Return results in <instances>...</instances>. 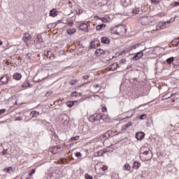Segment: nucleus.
<instances>
[{
	"label": "nucleus",
	"mask_w": 179,
	"mask_h": 179,
	"mask_svg": "<svg viewBox=\"0 0 179 179\" xmlns=\"http://www.w3.org/2000/svg\"><path fill=\"white\" fill-rule=\"evenodd\" d=\"M127 31V29L123 26L115 27L110 29L111 34H122V33H125Z\"/></svg>",
	"instance_id": "obj_1"
},
{
	"label": "nucleus",
	"mask_w": 179,
	"mask_h": 179,
	"mask_svg": "<svg viewBox=\"0 0 179 179\" xmlns=\"http://www.w3.org/2000/svg\"><path fill=\"white\" fill-rule=\"evenodd\" d=\"M22 40L25 43L26 45L29 47V41L31 40V35L28 32L23 34Z\"/></svg>",
	"instance_id": "obj_3"
},
{
	"label": "nucleus",
	"mask_w": 179,
	"mask_h": 179,
	"mask_svg": "<svg viewBox=\"0 0 179 179\" xmlns=\"http://www.w3.org/2000/svg\"><path fill=\"white\" fill-rule=\"evenodd\" d=\"M70 85H71V86H73V85H75V83L70 82Z\"/></svg>",
	"instance_id": "obj_59"
},
{
	"label": "nucleus",
	"mask_w": 179,
	"mask_h": 179,
	"mask_svg": "<svg viewBox=\"0 0 179 179\" xmlns=\"http://www.w3.org/2000/svg\"><path fill=\"white\" fill-rule=\"evenodd\" d=\"M13 78L15 80H20V79H22V74L19 73H15L13 74Z\"/></svg>",
	"instance_id": "obj_14"
},
{
	"label": "nucleus",
	"mask_w": 179,
	"mask_h": 179,
	"mask_svg": "<svg viewBox=\"0 0 179 179\" xmlns=\"http://www.w3.org/2000/svg\"><path fill=\"white\" fill-rule=\"evenodd\" d=\"M101 118H103V115L98 113L91 115L90 117V121H91V122H94L95 121H101Z\"/></svg>",
	"instance_id": "obj_4"
},
{
	"label": "nucleus",
	"mask_w": 179,
	"mask_h": 179,
	"mask_svg": "<svg viewBox=\"0 0 179 179\" xmlns=\"http://www.w3.org/2000/svg\"><path fill=\"white\" fill-rule=\"evenodd\" d=\"M105 27H106V24H101L96 27V30L97 31H101V30H103V29H105Z\"/></svg>",
	"instance_id": "obj_16"
},
{
	"label": "nucleus",
	"mask_w": 179,
	"mask_h": 179,
	"mask_svg": "<svg viewBox=\"0 0 179 179\" xmlns=\"http://www.w3.org/2000/svg\"><path fill=\"white\" fill-rule=\"evenodd\" d=\"M76 156L77 157H82V153H80V152H76Z\"/></svg>",
	"instance_id": "obj_48"
},
{
	"label": "nucleus",
	"mask_w": 179,
	"mask_h": 179,
	"mask_svg": "<svg viewBox=\"0 0 179 179\" xmlns=\"http://www.w3.org/2000/svg\"><path fill=\"white\" fill-rule=\"evenodd\" d=\"M160 50H162L160 47H156L153 50H149L148 52H150L152 55H160Z\"/></svg>",
	"instance_id": "obj_10"
},
{
	"label": "nucleus",
	"mask_w": 179,
	"mask_h": 179,
	"mask_svg": "<svg viewBox=\"0 0 179 179\" xmlns=\"http://www.w3.org/2000/svg\"><path fill=\"white\" fill-rule=\"evenodd\" d=\"M150 20V17L149 16H143L139 19V22H141L143 26H148L149 24Z\"/></svg>",
	"instance_id": "obj_5"
},
{
	"label": "nucleus",
	"mask_w": 179,
	"mask_h": 179,
	"mask_svg": "<svg viewBox=\"0 0 179 179\" xmlns=\"http://www.w3.org/2000/svg\"><path fill=\"white\" fill-rule=\"evenodd\" d=\"M15 121H23V117H16L15 118Z\"/></svg>",
	"instance_id": "obj_40"
},
{
	"label": "nucleus",
	"mask_w": 179,
	"mask_h": 179,
	"mask_svg": "<svg viewBox=\"0 0 179 179\" xmlns=\"http://www.w3.org/2000/svg\"><path fill=\"white\" fill-rule=\"evenodd\" d=\"M139 47H141V44L139 43L132 45L129 47V51H132L133 50H136V48H139Z\"/></svg>",
	"instance_id": "obj_19"
},
{
	"label": "nucleus",
	"mask_w": 179,
	"mask_h": 179,
	"mask_svg": "<svg viewBox=\"0 0 179 179\" xmlns=\"http://www.w3.org/2000/svg\"><path fill=\"white\" fill-rule=\"evenodd\" d=\"M3 44V42L0 40V45H2Z\"/></svg>",
	"instance_id": "obj_61"
},
{
	"label": "nucleus",
	"mask_w": 179,
	"mask_h": 179,
	"mask_svg": "<svg viewBox=\"0 0 179 179\" xmlns=\"http://www.w3.org/2000/svg\"><path fill=\"white\" fill-rule=\"evenodd\" d=\"M106 135L108 136H114V134H113V131L111 130H108L106 133Z\"/></svg>",
	"instance_id": "obj_34"
},
{
	"label": "nucleus",
	"mask_w": 179,
	"mask_h": 179,
	"mask_svg": "<svg viewBox=\"0 0 179 179\" xmlns=\"http://www.w3.org/2000/svg\"><path fill=\"white\" fill-rule=\"evenodd\" d=\"M73 104H75V102L73 101H69L66 102L67 107H69V108L73 107Z\"/></svg>",
	"instance_id": "obj_29"
},
{
	"label": "nucleus",
	"mask_w": 179,
	"mask_h": 179,
	"mask_svg": "<svg viewBox=\"0 0 179 179\" xmlns=\"http://www.w3.org/2000/svg\"><path fill=\"white\" fill-rule=\"evenodd\" d=\"M114 65H115V64H113L112 66H110V67L109 68V69L113 70V66H114Z\"/></svg>",
	"instance_id": "obj_60"
},
{
	"label": "nucleus",
	"mask_w": 179,
	"mask_h": 179,
	"mask_svg": "<svg viewBox=\"0 0 179 179\" xmlns=\"http://www.w3.org/2000/svg\"><path fill=\"white\" fill-rule=\"evenodd\" d=\"M78 139H79V136H76L71 138V141H78Z\"/></svg>",
	"instance_id": "obj_39"
},
{
	"label": "nucleus",
	"mask_w": 179,
	"mask_h": 179,
	"mask_svg": "<svg viewBox=\"0 0 179 179\" xmlns=\"http://www.w3.org/2000/svg\"><path fill=\"white\" fill-rule=\"evenodd\" d=\"M22 87H30V82L26 80L22 85Z\"/></svg>",
	"instance_id": "obj_25"
},
{
	"label": "nucleus",
	"mask_w": 179,
	"mask_h": 179,
	"mask_svg": "<svg viewBox=\"0 0 179 179\" xmlns=\"http://www.w3.org/2000/svg\"><path fill=\"white\" fill-rule=\"evenodd\" d=\"M121 2L123 4V6H128L131 0H121Z\"/></svg>",
	"instance_id": "obj_27"
},
{
	"label": "nucleus",
	"mask_w": 179,
	"mask_h": 179,
	"mask_svg": "<svg viewBox=\"0 0 179 179\" xmlns=\"http://www.w3.org/2000/svg\"><path fill=\"white\" fill-rule=\"evenodd\" d=\"M174 20H176V18L171 17L169 20L167 21V23L168 24L173 23V22H174Z\"/></svg>",
	"instance_id": "obj_41"
},
{
	"label": "nucleus",
	"mask_w": 179,
	"mask_h": 179,
	"mask_svg": "<svg viewBox=\"0 0 179 179\" xmlns=\"http://www.w3.org/2000/svg\"><path fill=\"white\" fill-rule=\"evenodd\" d=\"M99 139H101V141L104 142V141H106V139H108V136H107V134L105 133L100 136Z\"/></svg>",
	"instance_id": "obj_23"
},
{
	"label": "nucleus",
	"mask_w": 179,
	"mask_h": 179,
	"mask_svg": "<svg viewBox=\"0 0 179 179\" xmlns=\"http://www.w3.org/2000/svg\"><path fill=\"white\" fill-rule=\"evenodd\" d=\"M127 69H132V66H127Z\"/></svg>",
	"instance_id": "obj_58"
},
{
	"label": "nucleus",
	"mask_w": 179,
	"mask_h": 179,
	"mask_svg": "<svg viewBox=\"0 0 179 179\" xmlns=\"http://www.w3.org/2000/svg\"><path fill=\"white\" fill-rule=\"evenodd\" d=\"M136 138L138 141H142L143 138H145V133L140 131L136 134Z\"/></svg>",
	"instance_id": "obj_12"
},
{
	"label": "nucleus",
	"mask_w": 179,
	"mask_h": 179,
	"mask_svg": "<svg viewBox=\"0 0 179 179\" xmlns=\"http://www.w3.org/2000/svg\"><path fill=\"white\" fill-rule=\"evenodd\" d=\"M108 167L106 165H103L102 166L100 167V169L102 170V171H107Z\"/></svg>",
	"instance_id": "obj_35"
},
{
	"label": "nucleus",
	"mask_w": 179,
	"mask_h": 179,
	"mask_svg": "<svg viewBox=\"0 0 179 179\" xmlns=\"http://www.w3.org/2000/svg\"><path fill=\"white\" fill-rule=\"evenodd\" d=\"M140 157H144L145 160H150L153 156L152 155V152L144 151L143 152H141Z\"/></svg>",
	"instance_id": "obj_2"
},
{
	"label": "nucleus",
	"mask_w": 179,
	"mask_h": 179,
	"mask_svg": "<svg viewBox=\"0 0 179 179\" xmlns=\"http://www.w3.org/2000/svg\"><path fill=\"white\" fill-rule=\"evenodd\" d=\"M85 178H86V179H93V176H90V175L86 173V174H85Z\"/></svg>",
	"instance_id": "obj_42"
},
{
	"label": "nucleus",
	"mask_w": 179,
	"mask_h": 179,
	"mask_svg": "<svg viewBox=\"0 0 179 179\" xmlns=\"http://www.w3.org/2000/svg\"><path fill=\"white\" fill-rule=\"evenodd\" d=\"M5 111H6V109H1V110H0V115H1V114H3V113H5Z\"/></svg>",
	"instance_id": "obj_51"
},
{
	"label": "nucleus",
	"mask_w": 179,
	"mask_h": 179,
	"mask_svg": "<svg viewBox=\"0 0 179 179\" xmlns=\"http://www.w3.org/2000/svg\"><path fill=\"white\" fill-rule=\"evenodd\" d=\"M29 177H31H31H33V173H31H31H29Z\"/></svg>",
	"instance_id": "obj_57"
},
{
	"label": "nucleus",
	"mask_w": 179,
	"mask_h": 179,
	"mask_svg": "<svg viewBox=\"0 0 179 179\" xmlns=\"http://www.w3.org/2000/svg\"><path fill=\"white\" fill-rule=\"evenodd\" d=\"M69 24L70 26H72V25L73 24V22H69Z\"/></svg>",
	"instance_id": "obj_63"
},
{
	"label": "nucleus",
	"mask_w": 179,
	"mask_h": 179,
	"mask_svg": "<svg viewBox=\"0 0 179 179\" xmlns=\"http://www.w3.org/2000/svg\"><path fill=\"white\" fill-rule=\"evenodd\" d=\"M143 51L145 50H141L140 52L135 54V55L132 57L133 61H139L142 57H143Z\"/></svg>",
	"instance_id": "obj_6"
},
{
	"label": "nucleus",
	"mask_w": 179,
	"mask_h": 179,
	"mask_svg": "<svg viewBox=\"0 0 179 179\" xmlns=\"http://www.w3.org/2000/svg\"><path fill=\"white\" fill-rule=\"evenodd\" d=\"M31 173V174H35L36 169H32Z\"/></svg>",
	"instance_id": "obj_55"
},
{
	"label": "nucleus",
	"mask_w": 179,
	"mask_h": 179,
	"mask_svg": "<svg viewBox=\"0 0 179 179\" xmlns=\"http://www.w3.org/2000/svg\"><path fill=\"white\" fill-rule=\"evenodd\" d=\"M103 120V121H106V115H102V118H101V120Z\"/></svg>",
	"instance_id": "obj_49"
},
{
	"label": "nucleus",
	"mask_w": 179,
	"mask_h": 179,
	"mask_svg": "<svg viewBox=\"0 0 179 179\" xmlns=\"http://www.w3.org/2000/svg\"><path fill=\"white\" fill-rule=\"evenodd\" d=\"M93 87L94 89H97V87H100V85L99 84H96V85H94Z\"/></svg>",
	"instance_id": "obj_52"
},
{
	"label": "nucleus",
	"mask_w": 179,
	"mask_h": 179,
	"mask_svg": "<svg viewBox=\"0 0 179 179\" xmlns=\"http://www.w3.org/2000/svg\"><path fill=\"white\" fill-rule=\"evenodd\" d=\"M166 62L169 65H171V64H173V62H174V57L168 58L166 59Z\"/></svg>",
	"instance_id": "obj_31"
},
{
	"label": "nucleus",
	"mask_w": 179,
	"mask_h": 179,
	"mask_svg": "<svg viewBox=\"0 0 179 179\" xmlns=\"http://www.w3.org/2000/svg\"><path fill=\"white\" fill-rule=\"evenodd\" d=\"M101 41L103 44H110V38H108V37H102Z\"/></svg>",
	"instance_id": "obj_17"
},
{
	"label": "nucleus",
	"mask_w": 179,
	"mask_h": 179,
	"mask_svg": "<svg viewBox=\"0 0 179 179\" xmlns=\"http://www.w3.org/2000/svg\"><path fill=\"white\" fill-rule=\"evenodd\" d=\"M102 54H104V50L101 49H96L95 51V55H98L99 57V55H102Z\"/></svg>",
	"instance_id": "obj_26"
},
{
	"label": "nucleus",
	"mask_w": 179,
	"mask_h": 179,
	"mask_svg": "<svg viewBox=\"0 0 179 179\" xmlns=\"http://www.w3.org/2000/svg\"><path fill=\"white\" fill-rule=\"evenodd\" d=\"M83 78L84 79H89V76H83Z\"/></svg>",
	"instance_id": "obj_54"
},
{
	"label": "nucleus",
	"mask_w": 179,
	"mask_h": 179,
	"mask_svg": "<svg viewBox=\"0 0 179 179\" xmlns=\"http://www.w3.org/2000/svg\"><path fill=\"white\" fill-rule=\"evenodd\" d=\"M123 169L124 170L129 171V170H131V166H129V164H125Z\"/></svg>",
	"instance_id": "obj_32"
},
{
	"label": "nucleus",
	"mask_w": 179,
	"mask_h": 179,
	"mask_svg": "<svg viewBox=\"0 0 179 179\" xmlns=\"http://www.w3.org/2000/svg\"><path fill=\"white\" fill-rule=\"evenodd\" d=\"M87 23H85V22H83V23H80V26L78 27L79 30H82V31H87Z\"/></svg>",
	"instance_id": "obj_11"
},
{
	"label": "nucleus",
	"mask_w": 179,
	"mask_h": 179,
	"mask_svg": "<svg viewBox=\"0 0 179 179\" xmlns=\"http://www.w3.org/2000/svg\"><path fill=\"white\" fill-rule=\"evenodd\" d=\"M36 38L38 39V43H44V40L43 39V37L41 36V35L40 34L37 35Z\"/></svg>",
	"instance_id": "obj_30"
},
{
	"label": "nucleus",
	"mask_w": 179,
	"mask_h": 179,
	"mask_svg": "<svg viewBox=\"0 0 179 179\" xmlns=\"http://www.w3.org/2000/svg\"><path fill=\"white\" fill-rule=\"evenodd\" d=\"M50 16H52V17H55L57 16V9L53 8L50 11Z\"/></svg>",
	"instance_id": "obj_22"
},
{
	"label": "nucleus",
	"mask_w": 179,
	"mask_h": 179,
	"mask_svg": "<svg viewBox=\"0 0 179 179\" xmlns=\"http://www.w3.org/2000/svg\"><path fill=\"white\" fill-rule=\"evenodd\" d=\"M89 83H90V81L87 82V83H84V85H89Z\"/></svg>",
	"instance_id": "obj_62"
},
{
	"label": "nucleus",
	"mask_w": 179,
	"mask_h": 179,
	"mask_svg": "<svg viewBox=\"0 0 179 179\" xmlns=\"http://www.w3.org/2000/svg\"><path fill=\"white\" fill-rule=\"evenodd\" d=\"M100 20H101V22H103V23H107V22H108V20H107L106 17H101V18H99Z\"/></svg>",
	"instance_id": "obj_38"
},
{
	"label": "nucleus",
	"mask_w": 179,
	"mask_h": 179,
	"mask_svg": "<svg viewBox=\"0 0 179 179\" xmlns=\"http://www.w3.org/2000/svg\"><path fill=\"white\" fill-rule=\"evenodd\" d=\"M139 167H141V163H139V162L135 161L133 164V169L138 170Z\"/></svg>",
	"instance_id": "obj_18"
},
{
	"label": "nucleus",
	"mask_w": 179,
	"mask_h": 179,
	"mask_svg": "<svg viewBox=\"0 0 179 179\" xmlns=\"http://www.w3.org/2000/svg\"><path fill=\"white\" fill-rule=\"evenodd\" d=\"M66 158H60L59 160V163H65V162H66Z\"/></svg>",
	"instance_id": "obj_36"
},
{
	"label": "nucleus",
	"mask_w": 179,
	"mask_h": 179,
	"mask_svg": "<svg viewBox=\"0 0 179 179\" xmlns=\"http://www.w3.org/2000/svg\"><path fill=\"white\" fill-rule=\"evenodd\" d=\"M71 96H73V97H78V92H72Z\"/></svg>",
	"instance_id": "obj_44"
},
{
	"label": "nucleus",
	"mask_w": 179,
	"mask_h": 179,
	"mask_svg": "<svg viewBox=\"0 0 179 179\" xmlns=\"http://www.w3.org/2000/svg\"><path fill=\"white\" fill-rule=\"evenodd\" d=\"M176 94H171L170 96H169V94H166L164 96V98L165 99H170V97H172V96H174Z\"/></svg>",
	"instance_id": "obj_37"
},
{
	"label": "nucleus",
	"mask_w": 179,
	"mask_h": 179,
	"mask_svg": "<svg viewBox=\"0 0 179 179\" xmlns=\"http://www.w3.org/2000/svg\"><path fill=\"white\" fill-rule=\"evenodd\" d=\"M2 153H3V155H7L8 154V150H3L2 152Z\"/></svg>",
	"instance_id": "obj_53"
},
{
	"label": "nucleus",
	"mask_w": 179,
	"mask_h": 179,
	"mask_svg": "<svg viewBox=\"0 0 179 179\" xmlns=\"http://www.w3.org/2000/svg\"><path fill=\"white\" fill-rule=\"evenodd\" d=\"M101 110H102L103 113H106V111H107V108L103 107V108H101Z\"/></svg>",
	"instance_id": "obj_50"
},
{
	"label": "nucleus",
	"mask_w": 179,
	"mask_h": 179,
	"mask_svg": "<svg viewBox=\"0 0 179 179\" xmlns=\"http://www.w3.org/2000/svg\"><path fill=\"white\" fill-rule=\"evenodd\" d=\"M50 94H51V92H46V96H50Z\"/></svg>",
	"instance_id": "obj_56"
},
{
	"label": "nucleus",
	"mask_w": 179,
	"mask_h": 179,
	"mask_svg": "<svg viewBox=\"0 0 179 179\" xmlns=\"http://www.w3.org/2000/svg\"><path fill=\"white\" fill-rule=\"evenodd\" d=\"M167 27V22H159L156 26V30H164Z\"/></svg>",
	"instance_id": "obj_7"
},
{
	"label": "nucleus",
	"mask_w": 179,
	"mask_h": 179,
	"mask_svg": "<svg viewBox=\"0 0 179 179\" xmlns=\"http://www.w3.org/2000/svg\"><path fill=\"white\" fill-rule=\"evenodd\" d=\"M25 179H31V177H28V178H27Z\"/></svg>",
	"instance_id": "obj_64"
},
{
	"label": "nucleus",
	"mask_w": 179,
	"mask_h": 179,
	"mask_svg": "<svg viewBox=\"0 0 179 179\" xmlns=\"http://www.w3.org/2000/svg\"><path fill=\"white\" fill-rule=\"evenodd\" d=\"M4 173H8L9 174H11V173H13V169L12 166H10L8 168H6L3 169Z\"/></svg>",
	"instance_id": "obj_24"
},
{
	"label": "nucleus",
	"mask_w": 179,
	"mask_h": 179,
	"mask_svg": "<svg viewBox=\"0 0 179 179\" xmlns=\"http://www.w3.org/2000/svg\"><path fill=\"white\" fill-rule=\"evenodd\" d=\"M8 82H9V80L8 78V76H3L0 78V86H2L3 85H8Z\"/></svg>",
	"instance_id": "obj_9"
},
{
	"label": "nucleus",
	"mask_w": 179,
	"mask_h": 179,
	"mask_svg": "<svg viewBox=\"0 0 179 179\" xmlns=\"http://www.w3.org/2000/svg\"><path fill=\"white\" fill-rule=\"evenodd\" d=\"M61 150H62V148L59 145L52 147L50 148V152H51V153H53V155H57V153H59Z\"/></svg>",
	"instance_id": "obj_8"
},
{
	"label": "nucleus",
	"mask_w": 179,
	"mask_h": 179,
	"mask_svg": "<svg viewBox=\"0 0 179 179\" xmlns=\"http://www.w3.org/2000/svg\"><path fill=\"white\" fill-rule=\"evenodd\" d=\"M104 153H107V151H106L104 150H101L98 151V156H103V155H104Z\"/></svg>",
	"instance_id": "obj_33"
},
{
	"label": "nucleus",
	"mask_w": 179,
	"mask_h": 179,
	"mask_svg": "<svg viewBox=\"0 0 179 179\" xmlns=\"http://www.w3.org/2000/svg\"><path fill=\"white\" fill-rule=\"evenodd\" d=\"M117 177H118V176H117V174L113 173V174L112 175L111 178H112V179H118Z\"/></svg>",
	"instance_id": "obj_45"
},
{
	"label": "nucleus",
	"mask_w": 179,
	"mask_h": 179,
	"mask_svg": "<svg viewBox=\"0 0 179 179\" xmlns=\"http://www.w3.org/2000/svg\"><path fill=\"white\" fill-rule=\"evenodd\" d=\"M139 12H141L139 8H135L132 10L131 13H133V15H138L139 14Z\"/></svg>",
	"instance_id": "obj_28"
},
{
	"label": "nucleus",
	"mask_w": 179,
	"mask_h": 179,
	"mask_svg": "<svg viewBox=\"0 0 179 179\" xmlns=\"http://www.w3.org/2000/svg\"><path fill=\"white\" fill-rule=\"evenodd\" d=\"M31 118H37L40 115V113L37 110H32L29 114Z\"/></svg>",
	"instance_id": "obj_13"
},
{
	"label": "nucleus",
	"mask_w": 179,
	"mask_h": 179,
	"mask_svg": "<svg viewBox=\"0 0 179 179\" xmlns=\"http://www.w3.org/2000/svg\"><path fill=\"white\" fill-rule=\"evenodd\" d=\"M132 125V122H129L127 124H126L124 126L122 127V131L124 132V131H127V129L129 128Z\"/></svg>",
	"instance_id": "obj_21"
},
{
	"label": "nucleus",
	"mask_w": 179,
	"mask_h": 179,
	"mask_svg": "<svg viewBox=\"0 0 179 179\" xmlns=\"http://www.w3.org/2000/svg\"><path fill=\"white\" fill-rule=\"evenodd\" d=\"M172 6L176 7V6H179V2L175 1L173 4Z\"/></svg>",
	"instance_id": "obj_46"
},
{
	"label": "nucleus",
	"mask_w": 179,
	"mask_h": 179,
	"mask_svg": "<svg viewBox=\"0 0 179 179\" xmlns=\"http://www.w3.org/2000/svg\"><path fill=\"white\" fill-rule=\"evenodd\" d=\"M152 3H154V5H157V3H159V0H151Z\"/></svg>",
	"instance_id": "obj_47"
},
{
	"label": "nucleus",
	"mask_w": 179,
	"mask_h": 179,
	"mask_svg": "<svg viewBox=\"0 0 179 179\" xmlns=\"http://www.w3.org/2000/svg\"><path fill=\"white\" fill-rule=\"evenodd\" d=\"M66 33L69 36H72L74 33H76V29L72 28V29H68L66 30Z\"/></svg>",
	"instance_id": "obj_15"
},
{
	"label": "nucleus",
	"mask_w": 179,
	"mask_h": 179,
	"mask_svg": "<svg viewBox=\"0 0 179 179\" xmlns=\"http://www.w3.org/2000/svg\"><path fill=\"white\" fill-rule=\"evenodd\" d=\"M140 120H146V115L143 114L139 117Z\"/></svg>",
	"instance_id": "obj_43"
},
{
	"label": "nucleus",
	"mask_w": 179,
	"mask_h": 179,
	"mask_svg": "<svg viewBox=\"0 0 179 179\" xmlns=\"http://www.w3.org/2000/svg\"><path fill=\"white\" fill-rule=\"evenodd\" d=\"M172 45L174 47H178L179 45V38H175L172 41Z\"/></svg>",
	"instance_id": "obj_20"
}]
</instances>
